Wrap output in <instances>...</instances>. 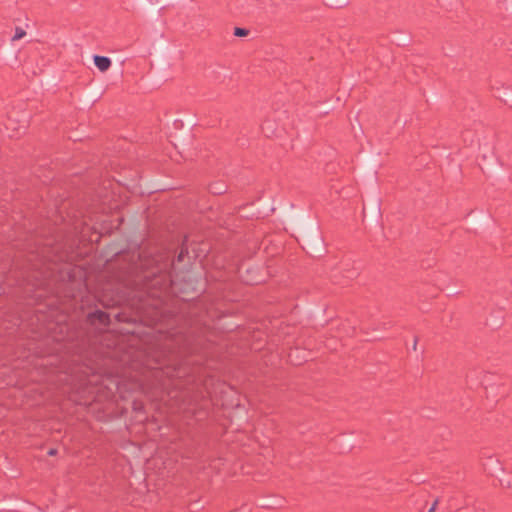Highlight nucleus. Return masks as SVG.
Instances as JSON below:
<instances>
[{"mask_svg":"<svg viewBox=\"0 0 512 512\" xmlns=\"http://www.w3.org/2000/svg\"><path fill=\"white\" fill-rule=\"evenodd\" d=\"M25 35H26V32L23 28L16 27L15 34L12 37V41H18V40L22 39Z\"/></svg>","mask_w":512,"mask_h":512,"instance_id":"3","label":"nucleus"},{"mask_svg":"<svg viewBox=\"0 0 512 512\" xmlns=\"http://www.w3.org/2000/svg\"><path fill=\"white\" fill-rule=\"evenodd\" d=\"M438 499L435 500V502L433 503V505L431 506V508H434V510L436 509L437 505H438Z\"/></svg>","mask_w":512,"mask_h":512,"instance_id":"9","label":"nucleus"},{"mask_svg":"<svg viewBox=\"0 0 512 512\" xmlns=\"http://www.w3.org/2000/svg\"><path fill=\"white\" fill-rule=\"evenodd\" d=\"M500 482H501L502 486H507V487L510 486V482L504 483V481H502V480Z\"/></svg>","mask_w":512,"mask_h":512,"instance_id":"11","label":"nucleus"},{"mask_svg":"<svg viewBox=\"0 0 512 512\" xmlns=\"http://www.w3.org/2000/svg\"><path fill=\"white\" fill-rule=\"evenodd\" d=\"M248 30L245 29V28H235L234 30V35L237 36V37H244V36H247L248 35Z\"/></svg>","mask_w":512,"mask_h":512,"instance_id":"5","label":"nucleus"},{"mask_svg":"<svg viewBox=\"0 0 512 512\" xmlns=\"http://www.w3.org/2000/svg\"><path fill=\"white\" fill-rule=\"evenodd\" d=\"M184 257V251L182 250L178 256V261H182Z\"/></svg>","mask_w":512,"mask_h":512,"instance_id":"7","label":"nucleus"},{"mask_svg":"<svg viewBox=\"0 0 512 512\" xmlns=\"http://www.w3.org/2000/svg\"><path fill=\"white\" fill-rule=\"evenodd\" d=\"M467 382L469 383L470 387L473 388V384L471 383V376L468 377Z\"/></svg>","mask_w":512,"mask_h":512,"instance_id":"10","label":"nucleus"},{"mask_svg":"<svg viewBox=\"0 0 512 512\" xmlns=\"http://www.w3.org/2000/svg\"><path fill=\"white\" fill-rule=\"evenodd\" d=\"M428 512H434V508H430Z\"/></svg>","mask_w":512,"mask_h":512,"instance_id":"13","label":"nucleus"},{"mask_svg":"<svg viewBox=\"0 0 512 512\" xmlns=\"http://www.w3.org/2000/svg\"><path fill=\"white\" fill-rule=\"evenodd\" d=\"M416 347H417V341L415 340L413 343V349L416 350Z\"/></svg>","mask_w":512,"mask_h":512,"instance_id":"12","label":"nucleus"},{"mask_svg":"<svg viewBox=\"0 0 512 512\" xmlns=\"http://www.w3.org/2000/svg\"><path fill=\"white\" fill-rule=\"evenodd\" d=\"M210 191L214 194H221L225 191L224 186L222 184L213 185L210 188Z\"/></svg>","mask_w":512,"mask_h":512,"instance_id":"4","label":"nucleus"},{"mask_svg":"<svg viewBox=\"0 0 512 512\" xmlns=\"http://www.w3.org/2000/svg\"><path fill=\"white\" fill-rule=\"evenodd\" d=\"M49 455H55L56 454V450L55 449H50L49 452H48Z\"/></svg>","mask_w":512,"mask_h":512,"instance_id":"8","label":"nucleus"},{"mask_svg":"<svg viewBox=\"0 0 512 512\" xmlns=\"http://www.w3.org/2000/svg\"><path fill=\"white\" fill-rule=\"evenodd\" d=\"M95 315L97 316L98 320L101 322V323H105L108 319L107 315L102 312V311H97L95 313Z\"/></svg>","mask_w":512,"mask_h":512,"instance_id":"6","label":"nucleus"},{"mask_svg":"<svg viewBox=\"0 0 512 512\" xmlns=\"http://www.w3.org/2000/svg\"><path fill=\"white\" fill-rule=\"evenodd\" d=\"M94 64L101 72H104L111 66V60L106 56L95 55Z\"/></svg>","mask_w":512,"mask_h":512,"instance_id":"1","label":"nucleus"},{"mask_svg":"<svg viewBox=\"0 0 512 512\" xmlns=\"http://www.w3.org/2000/svg\"><path fill=\"white\" fill-rule=\"evenodd\" d=\"M502 324V316H499V317H490L488 320H487V325L489 327H491L492 329H496L498 327H500V325Z\"/></svg>","mask_w":512,"mask_h":512,"instance_id":"2","label":"nucleus"},{"mask_svg":"<svg viewBox=\"0 0 512 512\" xmlns=\"http://www.w3.org/2000/svg\"><path fill=\"white\" fill-rule=\"evenodd\" d=\"M149 1L153 3V2H158L159 0H149Z\"/></svg>","mask_w":512,"mask_h":512,"instance_id":"14","label":"nucleus"}]
</instances>
